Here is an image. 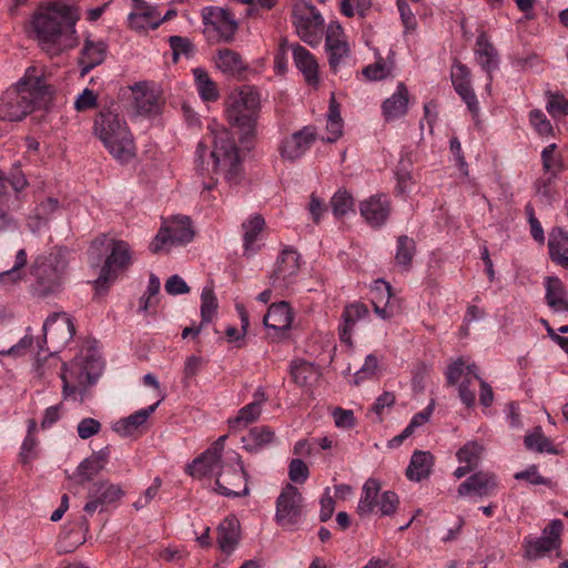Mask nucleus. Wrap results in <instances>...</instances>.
<instances>
[{
    "mask_svg": "<svg viewBox=\"0 0 568 568\" xmlns=\"http://www.w3.org/2000/svg\"><path fill=\"white\" fill-rule=\"evenodd\" d=\"M62 284V277L61 273L57 270L53 272L52 276H49L48 278L41 276L36 286H34V294L40 297L49 296L53 293H55Z\"/></svg>",
    "mask_w": 568,
    "mask_h": 568,
    "instance_id": "13d9d810",
    "label": "nucleus"
},
{
    "mask_svg": "<svg viewBox=\"0 0 568 568\" xmlns=\"http://www.w3.org/2000/svg\"><path fill=\"white\" fill-rule=\"evenodd\" d=\"M399 506V497L392 490L383 491L376 501L375 507L382 516H393Z\"/></svg>",
    "mask_w": 568,
    "mask_h": 568,
    "instance_id": "680f3d73",
    "label": "nucleus"
},
{
    "mask_svg": "<svg viewBox=\"0 0 568 568\" xmlns=\"http://www.w3.org/2000/svg\"><path fill=\"white\" fill-rule=\"evenodd\" d=\"M215 63L226 74L240 73L245 68L240 54L230 49L220 50Z\"/></svg>",
    "mask_w": 568,
    "mask_h": 568,
    "instance_id": "49530a36",
    "label": "nucleus"
},
{
    "mask_svg": "<svg viewBox=\"0 0 568 568\" xmlns=\"http://www.w3.org/2000/svg\"><path fill=\"white\" fill-rule=\"evenodd\" d=\"M133 10L128 16L129 27L136 32L154 30L163 22L156 7L143 0H132Z\"/></svg>",
    "mask_w": 568,
    "mask_h": 568,
    "instance_id": "aec40b11",
    "label": "nucleus"
},
{
    "mask_svg": "<svg viewBox=\"0 0 568 568\" xmlns=\"http://www.w3.org/2000/svg\"><path fill=\"white\" fill-rule=\"evenodd\" d=\"M547 305L556 313H568V298L561 281L548 277L546 283Z\"/></svg>",
    "mask_w": 568,
    "mask_h": 568,
    "instance_id": "4c0bfd02",
    "label": "nucleus"
},
{
    "mask_svg": "<svg viewBox=\"0 0 568 568\" xmlns=\"http://www.w3.org/2000/svg\"><path fill=\"white\" fill-rule=\"evenodd\" d=\"M110 248L111 252L97 280L98 285L108 283L118 272L125 270L131 263V251L126 242L112 240Z\"/></svg>",
    "mask_w": 568,
    "mask_h": 568,
    "instance_id": "a211bd4d",
    "label": "nucleus"
},
{
    "mask_svg": "<svg viewBox=\"0 0 568 568\" xmlns=\"http://www.w3.org/2000/svg\"><path fill=\"white\" fill-rule=\"evenodd\" d=\"M393 68V61H386L379 57L376 62L368 64L363 69V75L371 81H381L392 74Z\"/></svg>",
    "mask_w": 568,
    "mask_h": 568,
    "instance_id": "8fccbe9b",
    "label": "nucleus"
},
{
    "mask_svg": "<svg viewBox=\"0 0 568 568\" xmlns=\"http://www.w3.org/2000/svg\"><path fill=\"white\" fill-rule=\"evenodd\" d=\"M293 315L286 302L272 304L265 314L263 322L267 328L285 331L291 327Z\"/></svg>",
    "mask_w": 568,
    "mask_h": 568,
    "instance_id": "c9c22d12",
    "label": "nucleus"
},
{
    "mask_svg": "<svg viewBox=\"0 0 568 568\" xmlns=\"http://www.w3.org/2000/svg\"><path fill=\"white\" fill-rule=\"evenodd\" d=\"M105 54L106 44L104 42L85 40L81 57L82 74L101 64L105 59Z\"/></svg>",
    "mask_w": 568,
    "mask_h": 568,
    "instance_id": "58836bf2",
    "label": "nucleus"
},
{
    "mask_svg": "<svg viewBox=\"0 0 568 568\" xmlns=\"http://www.w3.org/2000/svg\"><path fill=\"white\" fill-rule=\"evenodd\" d=\"M367 306L361 302L347 305L342 314L343 324L339 326V339L348 346H352V329L354 325L368 315Z\"/></svg>",
    "mask_w": 568,
    "mask_h": 568,
    "instance_id": "c756f323",
    "label": "nucleus"
},
{
    "mask_svg": "<svg viewBox=\"0 0 568 568\" xmlns=\"http://www.w3.org/2000/svg\"><path fill=\"white\" fill-rule=\"evenodd\" d=\"M44 337L49 336L55 348L68 344L75 334V326L65 312H57L49 316L43 323Z\"/></svg>",
    "mask_w": 568,
    "mask_h": 568,
    "instance_id": "6ab92c4d",
    "label": "nucleus"
},
{
    "mask_svg": "<svg viewBox=\"0 0 568 568\" xmlns=\"http://www.w3.org/2000/svg\"><path fill=\"white\" fill-rule=\"evenodd\" d=\"M265 225L264 219L258 215L250 216L242 224L243 230V250L245 256H253L260 248L257 241Z\"/></svg>",
    "mask_w": 568,
    "mask_h": 568,
    "instance_id": "473e14b6",
    "label": "nucleus"
},
{
    "mask_svg": "<svg viewBox=\"0 0 568 568\" xmlns=\"http://www.w3.org/2000/svg\"><path fill=\"white\" fill-rule=\"evenodd\" d=\"M292 17L300 38L312 45L317 44L324 29V19L320 11L314 6L302 1L294 6Z\"/></svg>",
    "mask_w": 568,
    "mask_h": 568,
    "instance_id": "9d476101",
    "label": "nucleus"
},
{
    "mask_svg": "<svg viewBox=\"0 0 568 568\" xmlns=\"http://www.w3.org/2000/svg\"><path fill=\"white\" fill-rule=\"evenodd\" d=\"M316 135L315 128L307 125L284 138L278 149L282 159L287 161L301 159L311 149Z\"/></svg>",
    "mask_w": 568,
    "mask_h": 568,
    "instance_id": "f3484780",
    "label": "nucleus"
},
{
    "mask_svg": "<svg viewBox=\"0 0 568 568\" xmlns=\"http://www.w3.org/2000/svg\"><path fill=\"white\" fill-rule=\"evenodd\" d=\"M555 143L547 145L541 152L542 168L551 176H557L562 170L561 156L556 154Z\"/></svg>",
    "mask_w": 568,
    "mask_h": 568,
    "instance_id": "4d7b16f0",
    "label": "nucleus"
},
{
    "mask_svg": "<svg viewBox=\"0 0 568 568\" xmlns=\"http://www.w3.org/2000/svg\"><path fill=\"white\" fill-rule=\"evenodd\" d=\"M434 456L429 452L415 450L406 469V477L410 481H422L428 478L434 467Z\"/></svg>",
    "mask_w": 568,
    "mask_h": 568,
    "instance_id": "7c9ffc66",
    "label": "nucleus"
},
{
    "mask_svg": "<svg viewBox=\"0 0 568 568\" xmlns=\"http://www.w3.org/2000/svg\"><path fill=\"white\" fill-rule=\"evenodd\" d=\"M290 373L293 382L301 387L312 386L320 376L317 367L306 361H293Z\"/></svg>",
    "mask_w": 568,
    "mask_h": 568,
    "instance_id": "ea45409f",
    "label": "nucleus"
},
{
    "mask_svg": "<svg viewBox=\"0 0 568 568\" xmlns=\"http://www.w3.org/2000/svg\"><path fill=\"white\" fill-rule=\"evenodd\" d=\"M60 210L59 201L54 197H47L41 201L34 209V219L38 220L37 226L49 221Z\"/></svg>",
    "mask_w": 568,
    "mask_h": 568,
    "instance_id": "bf43d9fd",
    "label": "nucleus"
},
{
    "mask_svg": "<svg viewBox=\"0 0 568 568\" xmlns=\"http://www.w3.org/2000/svg\"><path fill=\"white\" fill-rule=\"evenodd\" d=\"M203 23L207 32L215 33L217 40L230 41L237 30V22L222 8L205 7L202 10Z\"/></svg>",
    "mask_w": 568,
    "mask_h": 568,
    "instance_id": "4468645a",
    "label": "nucleus"
},
{
    "mask_svg": "<svg viewBox=\"0 0 568 568\" xmlns=\"http://www.w3.org/2000/svg\"><path fill=\"white\" fill-rule=\"evenodd\" d=\"M433 412H434V402H432L424 410L415 414L412 417L409 424L404 428V430L399 435L395 436L392 439V444L399 445L406 438L412 436L414 434V432L416 430V428L420 427L422 425H424L425 423H427L429 420Z\"/></svg>",
    "mask_w": 568,
    "mask_h": 568,
    "instance_id": "de8ad7c7",
    "label": "nucleus"
},
{
    "mask_svg": "<svg viewBox=\"0 0 568 568\" xmlns=\"http://www.w3.org/2000/svg\"><path fill=\"white\" fill-rule=\"evenodd\" d=\"M28 185L26 175L19 166H14L10 178H7L0 170V232L16 227L14 222L7 213L8 201L10 197L9 189L16 193L22 191Z\"/></svg>",
    "mask_w": 568,
    "mask_h": 568,
    "instance_id": "2eb2a0df",
    "label": "nucleus"
},
{
    "mask_svg": "<svg viewBox=\"0 0 568 568\" xmlns=\"http://www.w3.org/2000/svg\"><path fill=\"white\" fill-rule=\"evenodd\" d=\"M410 94L407 87L399 82L395 92L382 103V114L387 122L405 116L409 109Z\"/></svg>",
    "mask_w": 568,
    "mask_h": 568,
    "instance_id": "bb28decb",
    "label": "nucleus"
},
{
    "mask_svg": "<svg viewBox=\"0 0 568 568\" xmlns=\"http://www.w3.org/2000/svg\"><path fill=\"white\" fill-rule=\"evenodd\" d=\"M159 405L160 400L145 408L134 412L128 417L119 419L113 425V430L121 437H129L134 435L136 432L140 430L142 426L145 425L149 417L155 412Z\"/></svg>",
    "mask_w": 568,
    "mask_h": 568,
    "instance_id": "c85d7f7f",
    "label": "nucleus"
},
{
    "mask_svg": "<svg viewBox=\"0 0 568 568\" xmlns=\"http://www.w3.org/2000/svg\"><path fill=\"white\" fill-rule=\"evenodd\" d=\"M484 453V446L477 442H468L456 453L457 460L460 464H467L477 468Z\"/></svg>",
    "mask_w": 568,
    "mask_h": 568,
    "instance_id": "09e8293b",
    "label": "nucleus"
},
{
    "mask_svg": "<svg viewBox=\"0 0 568 568\" xmlns=\"http://www.w3.org/2000/svg\"><path fill=\"white\" fill-rule=\"evenodd\" d=\"M49 94L50 88L42 71L36 67H30L26 70L23 78L4 92L0 102V119L21 121L39 106Z\"/></svg>",
    "mask_w": 568,
    "mask_h": 568,
    "instance_id": "7ed1b4c3",
    "label": "nucleus"
},
{
    "mask_svg": "<svg viewBox=\"0 0 568 568\" xmlns=\"http://www.w3.org/2000/svg\"><path fill=\"white\" fill-rule=\"evenodd\" d=\"M260 109L261 97L258 91L246 85L227 97L225 113L229 123L236 126L244 136H253Z\"/></svg>",
    "mask_w": 568,
    "mask_h": 568,
    "instance_id": "0eeeda50",
    "label": "nucleus"
},
{
    "mask_svg": "<svg viewBox=\"0 0 568 568\" xmlns=\"http://www.w3.org/2000/svg\"><path fill=\"white\" fill-rule=\"evenodd\" d=\"M194 237V230L189 216L176 215L165 220L150 244L153 253L168 251L171 246L185 245Z\"/></svg>",
    "mask_w": 568,
    "mask_h": 568,
    "instance_id": "6e6552de",
    "label": "nucleus"
},
{
    "mask_svg": "<svg viewBox=\"0 0 568 568\" xmlns=\"http://www.w3.org/2000/svg\"><path fill=\"white\" fill-rule=\"evenodd\" d=\"M364 220L373 227L382 226L390 213L389 201L385 195H372L359 204Z\"/></svg>",
    "mask_w": 568,
    "mask_h": 568,
    "instance_id": "a878e982",
    "label": "nucleus"
},
{
    "mask_svg": "<svg viewBox=\"0 0 568 568\" xmlns=\"http://www.w3.org/2000/svg\"><path fill=\"white\" fill-rule=\"evenodd\" d=\"M525 445L528 449L538 453L557 454V449L548 437L544 435L540 428L525 436Z\"/></svg>",
    "mask_w": 568,
    "mask_h": 568,
    "instance_id": "603ef678",
    "label": "nucleus"
},
{
    "mask_svg": "<svg viewBox=\"0 0 568 568\" xmlns=\"http://www.w3.org/2000/svg\"><path fill=\"white\" fill-rule=\"evenodd\" d=\"M371 295L375 313L383 320H389L394 315L390 305L392 288L389 283L384 280L375 281Z\"/></svg>",
    "mask_w": 568,
    "mask_h": 568,
    "instance_id": "2f4dec72",
    "label": "nucleus"
},
{
    "mask_svg": "<svg viewBox=\"0 0 568 568\" xmlns=\"http://www.w3.org/2000/svg\"><path fill=\"white\" fill-rule=\"evenodd\" d=\"M564 524L560 519H552L542 530L540 537L526 538L524 541L525 557L528 559H537L544 557L551 550L560 548V535Z\"/></svg>",
    "mask_w": 568,
    "mask_h": 568,
    "instance_id": "f8f14e48",
    "label": "nucleus"
},
{
    "mask_svg": "<svg viewBox=\"0 0 568 568\" xmlns=\"http://www.w3.org/2000/svg\"><path fill=\"white\" fill-rule=\"evenodd\" d=\"M267 396L262 387H258L253 394V400L242 407L237 415L229 419V426L233 430H242L250 424L256 422L262 413V407L266 403Z\"/></svg>",
    "mask_w": 568,
    "mask_h": 568,
    "instance_id": "b1692460",
    "label": "nucleus"
},
{
    "mask_svg": "<svg viewBox=\"0 0 568 568\" xmlns=\"http://www.w3.org/2000/svg\"><path fill=\"white\" fill-rule=\"evenodd\" d=\"M325 47L329 67L334 72L348 63L351 50L338 23L328 24Z\"/></svg>",
    "mask_w": 568,
    "mask_h": 568,
    "instance_id": "dca6fc26",
    "label": "nucleus"
},
{
    "mask_svg": "<svg viewBox=\"0 0 568 568\" xmlns=\"http://www.w3.org/2000/svg\"><path fill=\"white\" fill-rule=\"evenodd\" d=\"M310 476L307 465L300 458L292 459L288 466V477L293 483L304 484Z\"/></svg>",
    "mask_w": 568,
    "mask_h": 568,
    "instance_id": "0e129e2a",
    "label": "nucleus"
},
{
    "mask_svg": "<svg viewBox=\"0 0 568 568\" xmlns=\"http://www.w3.org/2000/svg\"><path fill=\"white\" fill-rule=\"evenodd\" d=\"M226 436H220L203 454L196 457L192 464L187 466L189 469L197 468L204 465H213L219 463L224 456L226 452L224 449Z\"/></svg>",
    "mask_w": 568,
    "mask_h": 568,
    "instance_id": "37998d69",
    "label": "nucleus"
},
{
    "mask_svg": "<svg viewBox=\"0 0 568 568\" xmlns=\"http://www.w3.org/2000/svg\"><path fill=\"white\" fill-rule=\"evenodd\" d=\"M192 477H215L216 490L226 497H241L248 494L246 485V474L239 453L235 450L226 452L224 458L213 465H204L197 468L189 469Z\"/></svg>",
    "mask_w": 568,
    "mask_h": 568,
    "instance_id": "423d86ee",
    "label": "nucleus"
},
{
    "mask_svg": "<svg viewBox=\"0 0 568 568\" xmlns=\"http://www.w3.org/2000/svg\"><path fill=\"white\" fill-rule=\"evenodd\" d=\"M122 496L121 487L106 480L94 483L89 490V497L98 498L103 505L115 503Z\"/></svg>",
    "mask_w": 568,
    "mask_h": 568,
    "instance_id": "a18cd8bd",
    "label": "nucleus"
},
{
    "mask_svg": "<svg viewBox=\"0 0 568 568\" xmlns=\"http://www.w3.org/2000/svg\"><path fill=\"white\" fill-rule=\"evenodd\" d=\"M217 298L211 286H205L201 293V317L202 323H210L217 310Z\"/></svg>",
    "mask_w": 568,
    "mask_h": 568,
    "instance_id": "5fc2aeb1",
    "label": "nucleus"
},
{
    "mask_svg": "<svg viewBox=\"0 0 568 568\" xmlns=\"http://www.w3.org/2000/svg\"><path fill=\"white\" fill-rule=\"evenodd\" d=\"M377 367L378 361L375 355H367L362 367L354 374V384L358 385L362 381L372 378L376 374Z\"/></svg>",
    "mask_w": 568,
    "mask_h": 568,
    "instance_id": "e2e57ef3",
    "label": "nucleus"
},
{
    "mask_svg": "<svg viewBox=\"0 0 568 568\" xmlns=\"http://www.w3.org/2000/svg\"><path fill=\"white\" fill-rule=\"evenodd\" d=\"M242 539L239 519L231 515L225 517L216 528V544L226 556L232 555Z\"/></svg>",
    "mask_w": 568,
    "mask_h": 568,
    "instance_id": "5701e85b",
    "label": "nucleus"
},
{
    "mask_svg": "<svg viewBox=\"0 0 568 568\" xmlns=\"http://www.w3.org/2000/svg\"><path fill=\"white\" fill-rule=\"evenodd\" d=\"M548 248L550 258L562 266L568 265V232L555 227L549 233Z\"/></svg>",
    "mask_w": 568,
    "mask_h": 568,
    "instance_id": "e433bc0d",
    "label": "nucleus"
},
{
    "mask_svg": "<svg viewBox=\"0 0 568 568\" xmlns=\"http://www.w3.org/2000/svg\"><path fill=\"white\" fill-rule=\"evenodd\" d=\"M275 438L270 427H254L247 435L243 436V447L250 453H256L264 447L271 445Z\"/></svg>",
    "mask_w": 568,
    "mask_h": 568,
    "instance_id": "a19ab883",
    "label": "nucleus"
},
{
    "mask_svg": "<svg viewBox=\"0 0 568 568\" xmlns=\"http://www.w3.org/2000/svg\"><path fill=\"white\" fill-rule=\"evenodd\" d=\"M371 4L372 0H342L341 11L346 17H353L355 13L364 16Z\"/></svg>",
    "mask_w": 568,
    "mask_h": 568,
    "instance_id": "69168bd1",
    "label": "nucleus"
},
{
    "mask_svg": "<svg viewBox=\"0 0 568 568\" xmlns=\"http://www.w3.org/2000/svg\"><path fill=\"white\" fill-rule=\"evenodd\" d=\"M546 110L552 119L558 120L568 115V100L560 93H546Z\"/></svg>",
    "mask_w": 568,
    "mask_h": 568,
    "instance_id": "864d4df0",
    "label": "nucleus"
},
{
    "mask_svg": "<svg viewBox=\"0 0 568 568\" xmlns=\"http://www.w3.org/2000/svg\"><path fill=\"white\" fill-rule=\"evenodd\" d=\"M381 490L379 481L375 478H368L363 488L362 495L357 505V511L361 515L369 514L374 510Z\"/></svg>",
    "mask_w": 568,
    "mask_h": 568,
    "instance_id": "c03bdc74",
    "label": "nucleus"
},
{
    "mask_svg": "<svg viewBox=\"0 0 568 568\" xmlns=\"http://www.w3.org/2000/svg\"><path fill=\"white\" fill-rule=\"evenodd\" d=\"M78 10L63 1L41 2L31 13L28 37L49 57H58L79 44Z\"/></svg>",
    "mask_w": 568,
    "mask_h": 568,
    "instance_id": "f257e3e1",
    "label": "nucleus"
},
{
    "mask_svg": "<svg viewBox=\"0 0 568 568\" xmlns=\"http://www.w3.org/2000/svg\"><path fill=\"white\" fill-rule=\"evenodd\" d=\"M332 416L337 428L349 429L355 426L356 419L351 409L336 407L333 409Z\"/></svg>",
    "mask_w": 568,
    "mask_h": 568,
    "instance_id": "774afa93",
    "label": "nucleus"
},
{
    "mask_svg": "<svg viewBox=\"0 0 568 568\" xmlns=\"http://www.w3.org/2000/svg\"><path fill=\"white\" fill-rule=\"evenodd\" d=\"M195 87L200 98L205 102H214L219 99L220 93L215 82L210 78L203 68L193 69Z\"/></svg>",
    "mask_w": 568,
    "mask_h": 568,
    "instance_id": "79ce46f5",
    "label": "nucleus"
},
{
    "mask_svg": "<svg viewBox=\"0 0 568 568\" xmlns=\"http://www.w3.org/2000/svg\"><path fill=\"white\" fill-rule=\"evenodd\" d=\"M293 59L296 68L303 73L310 85L318 83V64L314 55L302 45L293 47Z\"/></svg>",
    "mask_w": 568,
    "mask_h": 568,
    "instance_id": "72a5a7b5",
    "label": "nucleus"
},
{
    "mask_svg": "<svg viewBox=\"0 0 568 568\" xmlns=\"http://www.w3.org/2000/svg\"><path fill=\"white\" fill-rule=\"evenodd\" d=\"M301 255L293 248H284L278 255L275 268L271 275L274 288L287 290L295 282L301 267Z\"/></svg>",
    "mask_w": 568,
    "mask_h": 568,
    "instance_id": "ddd939ff",
    "label": "nucleus"
},
{
    "mask_svg": "<svg viewBox=\"0 0 568 568\" xmlns=\"http://www.w3.org/2000/svg\"><path fill=\"white\" fill-rule=\"evenodd\" d=\"M213 149L200 141L195 151V163L202 174L221 173L230 184L240 179L239 150L231 131L217 123L210 126Z\"/></svg>",
    "mask_w": 568,
    "mask_h": 568,
    "instance_id": "f03ea898",
    "label": "nucleus"
},
{
    "mask_svg": "<svg viewBox=\"0 0 568 568\" xmlns=\"http://www.w3.org/2000/svg\"><path fill=\"white\" fill-rule=\"evenodd\" d=\"M529 122L540 136L547 138L554 135L552 124L541 110H531L529 113Z\"/></svg>",
    "mask_w": 568,
    "mask_h": 568,
    "instance_id": "052dcab7",
    "label": "nucleus"
},
{
    "mask_svg": "<svg viewBox=\"0 0 568 568\" xmlns=\"http://www.w3.org/2000/svg\"><path fill=\"white\" fill-rule=\"evenodd\" d=\"M304 517V497L292 484H287L276 499L275 520L287 530L295 529Z\"/></svg>",
    "mask_w": 568,
    "mask_h": 568,
    "instance_id": "1a4fd4ad",
    "label": "nucleus"
},
{
    "mask_svg": "<svg viewBox=\"0 0 568 568\" xmlns=\"http://www.w3.org/2000/svg\"><path fill=\"white\" fill-rule=\"evenodd\" d=\"M102 369L103 362L93 347L81 349L69 364L63 365V398L82 402L84 390L95 383Z\"/></svg>",
    "mask_w": 568,
    "mask_h": 568,
    "instance_id": "39448f33",
    "label": "nucleus"
},
{
    "mask_svg": "<svg viewBox=\"0 0 568 568\" xmlns=\"http://www.w3.org/2000/svg\"><path fill=\"white\" fill-rule=\"evenodd\" d=\"M94 133L115 160L124 163L134 158L132 133L125 120L119 116L114 103L101 109L94 121Z\"/></svg>",
    "mask_w": 568,
    "mask_h": 568,
    "instance_id": "20e7f679",
    "label": "nucleus"
},
{
    "mask_svg": "<svg viewBox=\"0 0 568 568\" xmlns=\"http://www.w3.org/2000/svg\"><path fill=\"white\" fill-rule=\"evenodd\" d=\"M462 377H464V381L458 386L459 398L465 406L471 407L476 400L475 390L471 389V386L474 382L480 379L476 364H466L463 358H458L447 367V384L456 385Z\"/></svg>",
    "mask_w": 568,
    "mask_h": 568,
    "instance_id": "9b49d317",
    "label": "nucleus"
},
{
    "mask_svg": "<svg viewBox=\"0 0 568 568\" xmlns=\"http://www.w3.org/2000/svg\"><path fill=\"white\" fill-rule=\"evenodd\" d=\"M169 43L173 53L174 61H178V59L182 54L189 55L193 50L191 41L187 38H183L180 36H171L169 38Z\"/></svg>",
    "mask_w": 568,
    "mask_h": 568,
    "instance_id": "338daca9",
    "label": "nucleus"
},
{
    "mask_svg": "<svg viewBox=\"0 0 568 568\" xmlns=\"http://www.w3.org/2000/svg\"><path fill=\"white\" fill-rule=\"evenodd\" d=\"M450 79L456 93L466 103L468 110L476 115L479 111V103L470 84L469 69L460 62L454 63Z\"/></svg>",
    "mask_w": 568,
    "mask_h": 568,
    "instance_id": "4be33fe9",
    "label": "nucleus"
},
{
    "mask_svg": "<svg viewBox=\"0 0 568 568\" xmlns=\"http://www.w3.org/2000/svg\"><path fill=\"white\" fill-rule=\"evenodd\" d=\"M415 248V241L413 239L407 235H400L397 239L396 263L407 268L412 264Z\"/></svg>",
    "mask_w": 568,
    "mask_h": 568,
    "instance_id": "3c124183",
    "label": "nucleus"
},
{
    "mask_svg": "<svg viewBox=\"0 0 568 568\" xmlns=\"http://www.w3.org/2000/svg\"><path fill=\"white\" fill-rule=\"evenodd\" d=\"M475 55L477 62L488 75L486 88L489 90L493 80L491 72L498 69L499 58L496 48L489 42L485 33L477 37Z\"/></svg>",
    "mask_w": 568,
    "mask_h": 568,
    "instance_id": "cd10ccee",
    "label": "nucleus"
},
{
    "mask_svg": "<svg viewBox=\"0 0 568 568\" xmlns=\"http://www.w3.org/2000/svg\"><path fill=\"white\" fill-rule=\"evenodd\" d=\"M131 90L138 113L153 115L160 112L161 97L152 85L146 82H140L131 87Z\"/></svg>",
    "mask_w": 568,
    "mask_h": 568,
    "instance_id": "393cba45",
    "label": "nucleus"
},
{
    "mask_svg": "<svg viewBox=\"0 0 568 568\" xmlns=\"http://www.w3.org/2000/svg\"><path fill=\"white\" fill-rule=\"evenodd\" d=\"M109 458L106 449L92 454L77 467L75 477L80 484L90 481L95 477L105 466Z\"/></svg>",
    "mask_w": 568,
    "mask_h": 568,
    "instance_id": "f704fd0d",
    "label": "nucleus"
},
{
    "mask_svg": "<svg viewBox=\"0 0 568 568\" xmlns=\"http://www.w3.org/2000/svg\"><path fill=\"white\" fill-rule=\"evenodd\" d=\"M498 488L495 474L477 471L463 481L457 489L459 497L476 496L479 498L494 496Z\"/></svg>",
    "mask_w": 568,
    "mask_h": 568,
    "instance_id": "412c9836",
    "label": "nucleus"
},
{
    "mask_svg": "<svg viewBox=\"0 0 568 568\" xmlns=\"http://www.w3.org/2000/svg\"><path fill=\"white\" fill-rule=\"evenodd\" d=\"M331 206L333 214L342 217L354 211V199L347 191L338 190L331 200Z\"/></svg>",
    "mask_w": 568,
    "mask_h": 568,
    "instance_id": "6e6d98bb",
    "label": "nucleus"
}]
</instances>
